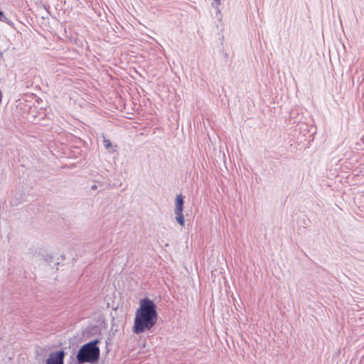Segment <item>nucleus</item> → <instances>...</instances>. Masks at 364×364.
<instances>
[{
	"label": "nucleus",
	"instance_id": "nucleus-1",
	"mask_svg": "<svg viewBox=\"0 0 364 364\" xmlns=\"http://www.w3.org/2000/svg\"><path fill=\"white\" fill-rule=\"evenodd\" d=\"M157 318V306L154 302L146 298L141 299L135 313L133 333L139 334L151 330L156 325Z\"/></svg>",
	"mask_w": 364,
	"mask_h": 364
},
{
	"label": "nucleus",
	"instance_id": "nucleus-2",
	"mask_svg": "<svg viewBox=\"0 0 364 364\" xmlns=\"http://www.w3.org/2000/svg\"><path fill=\"white\" fill-rule=\"evenodd\" d=\"M98 340L92 341L83 345L77 354V360L80 364L94 363L99 359L100 348Z\"/></svg>",
	"mask_w": 364,
	"mask_h": 364
},
{
	"label": "nucleus",
	"instance_id": "nucleus-3",
	"mask_svg": "<svg viewBox=\"0 0 364 364\" xmlns=\"http://www.w3.org/2000/svg\"><path fill=\"white\" fill-rule=\"evenodd\" d=\"M175 205L176 220L181 226H183L184 225L185 220L183 215V199L181 195L176 196Z\"/></svg>",
	"mask_w": 364,
	"mask_h": 364
},
{
	"label": "nucleus",
	"instance_id": "nucleus-4",
	"mask_svg": "<svg viewBox=\"0 0 364 364\" xmlns=\"http://www.w3.org/2000/svg\"><path fill=\"white\" fill-rule=\"evenodd\" d=\"M64 355L63 350L51 353L46 360V364H63Z\"/></svg>",
	"mask_w": 364,
	"mask_h": 364
},
{
	"label": "nucleus",
	"instance_id": "nucleus-5",
	"mask_svg": "<svg viewBox=\"0 0 364 364\" xmlns=\"http://www.w3.org/2000/svg\"><path fill=\"white\" fill-rule=\"evenodd\" d=\"M103 144L105 148L107 150H108L110 153H114L116 151V146H114L109 139L104 138Z\"/></svg>",
	"mask_w": 364,
	"mask_h": 364
},
{
	"label": "nucleus",
	"instance_id": "nucleus-6",
	"mask_svg": "<svg viewBox=\"0 0 364 364\" xmlns=\"http://www.w3.org/2000/svg\"><path fill=\"white\" fill-rule=\"evenodd\" d=\"M212 5L213 7H215L217 10V13L220 14V9L218 8V6L220 4V0H213Z\"/></svg>",
	"mask_w": 364,
	"mask_h": 364
},
{
	"label": "nucleus",
	"instance_id": "nucleus-7",
	"mask_svg": "<svg viewBox=\"0 0 364 364\" xmlns=\"http://www.w3.org/2000/svg\"><path fill=\"white\" fill-rule=\"evenodd\" d=\"M6 17L5 16V15L3 14V12H1L0 11V21H5L6 20Z\"/></svg>",
	"mask_w": 364,
	"mask_h": 364
}]
</instances>
